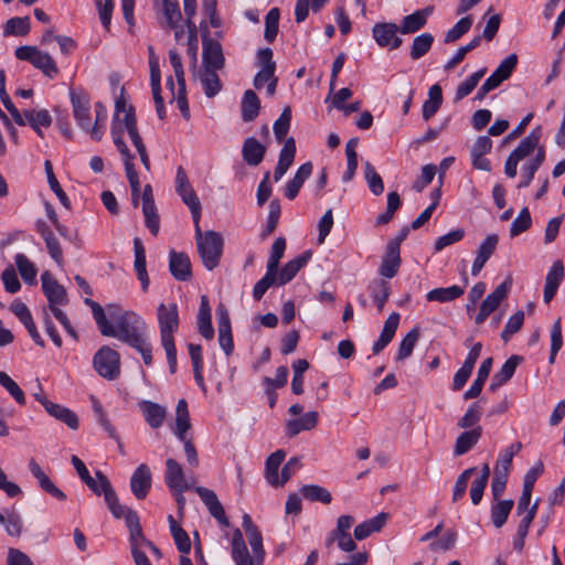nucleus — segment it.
<instances>
[{
  "instance_id": "f257e3e1",
  "label": "nucleus",
  "mask_w": 565,
  "mask_h": 565,
  "mask_svg": "<svg viewBox=\"0 0 565 565\" xmlns=\"http://www.w3.org/2000/svg\"><path fill=\"white\" fill-rule=\"evenodd\" d=\"M85 305L92 309L95 322L103 335L114 337L135 347L147 338V324L145 320L134 311L124 312L113 324L108 321L104 308L90 298L84 299Z\"/></svg>"
},
{
  "instance_id": "f03ea898",
  "label": "nucleus",
  "mask_w": 565,
  "mask_h": 565,
  "mask_svg": "<svg viewBox=\"0 0 565 565\" xmlns=\"http://www.w3.org/2000/svg\"><path fill=\"white\" fill-rule=\"evenodd\" d=\"M157 318L160 329L161 344L166 351L169 370L173 374L177 371V349L173 334L179 328V311L177 303H160L157 309Z\"/></svg>"
},
{
  "instance_id": "7ed1b4c3",
  "label": "nucleus",
  "mask_w": 565,
  "mask_h": 565,
  "mask_svg": "<svg viewBox=\"0 0 565 565\" xmlns=\"http://www.w3.org/2000/svg\"><path fill=\"white\" fill-rule=\"evenodd\" d=\"M41 281L43 292L49 301V310L60 321L67 334L74 340H77V332L73 328L66 313L60 308L68 302L65 288L60 285L49 271L42 274Z\"/></svg>"
},
{
  "instance_id": "20e7f679",
  "label": "nucleus",
  "mask_w": 565,
  "mask_h": 565,
  "mask_svg": "<svg viewBox=\"0 0 565 565\" xmlns=\"http://www.w3.org/2000/svg\"><path fill=\"white\" fill-rule=\"evenodd\" d=\"M194 226L198 252L202 263L207 270H213L218 266L223 254V237L215 231H206L203 233L200 227V222Z\"/></svg>"
},
{
  "instance_id": "39448f33",
  "label": "nucleus",
  "mask_w": 565,
  "mask_h": 565,
  "mask_svg": "<svg viewBox=\"0 0 565 565\" xmlns=\"http://www.w3.org/2000/svg\"><path fill=\"white\" fill-rule=\"evenodd\" d=\"M252 554L248 552L245 540L239 529H235L232 535V558L235 565H263L265 550L263 542L250 545Z\"/></svg>"
},
{
  "instance_id": "423d86ee",
  "label": "nucleus",
  "mask_w": 565,
  "mask_h": 565,
  "mask_svg": "<svg viewBox=\"0 0 565 565\" xmlns=\"http://www.w3.org/2000/svg\"><path fill=\"white\" fill-rule=\"evenodd\" d=\"M175 435L184 444V452L189 465L198 467L199 457L193 443L185 438V433L190 429V415L188 411V403L185 399H180L175 409Z\"/></svg>"
},
{
  "instance_id": "0eeeda50",
  "label": "nucleus",
  "mask_w": 565,
  "mask_h": 565,
  "mask_svg": "<svg viewBox=\"0 0 565 565\" xmlns=\"http://www.w3.org/2000/svg\"><path fill=\"white\" fill-rule=\"evenodd\" d=\"M93 365L96 372L107 380H115L120 373V361L117 351L104 345L94 355Z\"/></svg>"
},
{
  "instance_id": "6e6552de",
  "label": "nucleus",
  "mask_w": 565,
  "mask_h": 565,
  "mask_svg": "<svg viewBox=\"0 0 565 565\" xmlns=\"http://www.w3.org/2000/svg\"><path fill=\"white\" fill-rule=\"evenodd\" d=\"M70 99L73 108V116L77 125L90 135L92 119H90V98L89 95L83 89H71Z\"/></svg>"
},
{
  "instance_id": "1a4fd4ad",
  "label": "nucleus",
  "mask_w": 565,
  "mask_h": 565,
  "mask_svg": "<svg viewBox=\"0 0 565 565\" xmlns=\"http://www.w3.org/2000/svg\"><path fill=\"white\" fill-rule=\"evenodd\" d=\"M511 288V281L504 280L491 294H489L480 306L479 313L475 322L482 324L487 318L500 306L501 301L507 298Z\"/></svg>"
},
{
  "instance_id": "9d476101",
  "label": "nucleus",
  "mask_w": 565,
  "mask_h": 565,
  "mask_svg": "<svg viewBox=\"0 0 565 565\" xmlns=\"http://www.w3.org/2000/svg\"><path fill=\"white\" fill-rule=\"evenodd\" d=\"M399 26L393 22L375 23L372 28V35L381 47L396 50L402 45V39L397 35Z\"/></svg>"
},
{
  "instance_id": "9b49d317",
  "label": "nucleus",
  "mask_w": 565,
  "mask_h": 565,
  "mask_svg": "<svg viewBox=\"0 0 565 565\" xmlns=\"http://www.w3.org/2000/svg\"><path fill=\"white\" fill-rule=\"evenodd\" d=\"M120 154L122 156L124 163H125V170L126 175L129 181L130 188H131V195H132V204L135 206L138 205L139 202V191H140V181L138 173L135 169V166L132 163L134 156L129 151L126 142L124 140L117 139V142H114Z\"/></svg>"
},
{
  "instance_id": "f8f14e48",
  "label": "nucleus",
  "mask_w": 565,
  "mask_h": 565,
  "mask_svg": "<svg viewBox=\"0 0 565 565\" xmlns=\"http://www.w3.org/2000/svg\"><path fill=\"white\" fill-rule=\"evenodd\" d=\"M218 343L224 353L228 356L234 351V342L232 337L231 319L226 308L218 305L216 308Z\"/></svg>"
},
{
  "instance_id": "ddd939ff",
  "label": "nucleus",
  "mask_w": 565,
  "mask_h": 565,
  "mask_svg": "<svg viewBox=\"0 0 565 565\" xmlns=\"http://www.w3.org/2000/svg\"><path fill=\"white\" fill-rule=\"evenodd\" d=\"M203 67L205 70H222L225 64L222 45L213 39H203Z\"/></svg>"
},
{
  "instance_id": "4468645a",
  "label": "nucleus",
  "mask_w": 565,
  "mask_h": 565,
  "mask_svg": "<svg viewBox=\"0 0 565 565\" xmlns=\"http://www.w3.org/2000/svg\"><path fill=\"white\" fill-rule=\"evenodd\" d=\"M152 484V475L146 463L139 465L130 478V490L138 500H143Z\"/></svg>"
},
{
  "instance_id": "2eb2a0df",
  "label": "nucleus",
  "mask_w": 565,
  "mask_h": 565,
  "mask_svg": "<svg viewBox=\"0 0 565 565\" xmlns=\"http://www.w3.org/2000/svg\"><path fill=\"white\" fill-rule=\"evenodd\" d=\"M194 491L199 494L200 499L207 508L210 514L222 525L230 526V521L225 514L222 503L217 499L216 493L213 490L204 487H196Z\"/></svg>"
},
{
  "instance_id": "dca6fc26",
  "label": "nucleus",
  "mask_w": 565,
  "mask_h": 565,
  "mask_svg": "<svg viewBox=\"0 0 565 565\" xmlns=\"http://www.w3.org/2000/svg\"><path fill=\"white\" fill-rule=\"evenodd\" d=\"M164 481L168 488L174 492H185L190 489V484L185 481L184 472L181 465L169 458L166 461Z\"/></svg>"
},
{
  "instance_id": "f3484780",
  "label": "nucleus",
  "mask_w": 565,
  "mask_h": 565,
  "mask_svg": "<svg viewBox=\"0 0 565 565\" xmlns=\"http://www.w3.org/2000/svg\"><path fill=\"white\" fill-rule=\"evenodd\" d=\"M169 269L179 281H189L192 278L191 262L185 253L172 249L169 254Z\"/></svg>"
},
{
  "instance_id": "a211bd4d",
  "label": "nucleus",
  "mask_w": 565,
  "mask_h": 565,
  "mask_svg": "<svg viewBox=\"0 0 565 565\" xmlns=\"http://www.w3.org/2000/svg\"><path fill=\"white\" fill-rule=\"evenodd\" d=\"M499 236L497 234H489L479 245L476 258L472 263L471 274L477 276L486 263L490 259L497 249Z\"/></svg>"
},
{
  "instance_id": "6ab92c4d",
  "label": "nucleus",
  "mask_w": 565,
  "mask_h": 565,
  "mask_svg": "<svg viewBox=\"0 0 565 565\" xmlns=\"http://www.w3.org/2000/svg\"><path fill=\"white\" fill-rule=\"evenodd\" d=\"M564 278V266L562 260H556L551 266L546 277L545 286L543 291V300L545 303H550L557 292L559 285Z\"/></svg>"
},
{
  "instance_id": "aec40b11",
  "label": "nucleus",
  "mask_w": 565,
  "mask_h": 565,
  "mask_svg": "<svg viewBox=\"0 0 565 565\" xmlns=\"http://www.w3.org/2000/svg\"><path fill=\"white\" fill-rule=\"evenodd\" d=\"M29 470L38 480L40 488L58 501H65L66 494L57 488L43 471L41 466L32 458L29 461Z\"/></svg>"
},
{
  "instance_id": "412c9836",
  "label": "nucleus",
  "mask_w": 565,
  "mask_h": 565,
  "mask_svg": "<svg viewBox=\"0 0 565 565\" xmlns=\"http://www.w3.org/2000/svg\"><path fill=\"white\" fill-rule=\"evenodd\" d=\"M401 316L397 312L391 313L384 322L382 332L377 341L373 343V354L382 352L393 340L395 332L398 328Z\"/></svg>"
},
{
  "instance_id": "4be33fe9",
  "label": "nucleus",
  "mask_w": 565,
  "mask_h": 565,
  "mask_svg": "<svg viewBox=\"0 0 565 565\" xmlns=\"http://www.w3.org/2000/svg\"><path fill=\"white\" fill-rule=\"evenodd\" d=\"M296 156V141L294 137L287 138L278 158V163L274 171V181L278 182L288 171Z\"/></svg>"
},
{
  "instance_id": "5701e85b",
  "label": "nucleus",
  "mask_w": 565,
  "mask_h": 565,
  "mask_svg": "<svg viewBox=\"0 0 565 565\" xmlns=\"http://www.w3.org/2000/svg\"><path fill=\"white\" fill-rule=\"evenodd\" d=\"M401 263L402 259L399 249H396L395 245L386 246L381 266L379 268V274L384 279H391L397 275Z\"/></svg>"
},
{
  "instance_id": "b1692460",
  "label": "nucleus",
  "mask_w": 565,
  "mask_h": 565,
  "mask_svg": "<svg viewBox=\"0 0 565 565\" xmlns=\"http://www.w3.org/2000/svg\"><path fill=\"white\" fill-rule=\"evenodd\" d=\"M433 7H426L404 17L399 26V32L403 34H411L419 31L426 25L427 19L433 13Z\"/></svg>"
},
{
  "instance_id": "393cba45",
  "label": "nucleus",
  "mask_w": 565,
  "mask_h": 565,
  "mask_svg": "<svg viewBox=\"0 0 565 565\" xmlns=\"http://www.w3.org/2000/svg\"><path fill=\"white\" fill-rule=\"evenodd\" d=\"M266 153V147L255 137H248L244 140L242 156L244 161L252 167L258 166Z\"/></svg>"
},
{
  "instance_id": "a878e982",
  "label": "nucleus",
  "mask_w": 565,
  "mask_h": 565,
  "mask_svg": "<svg viewBox=\"0 0 565 565\" xmlns=\"http://www.w3.org/2000/svg\"><path fill=\"white\" fill-rule=\"evenodd\" d=\"M310 258L311 252L307 250L303 252L298 257H296L295 259L289 260L279 273L277 271L278 285L281 286L289 282L298 274V271L308 263Z\"/></svg>"
},
{
  "instance_id": "bb28decb",
  "label": "nucleus",
  "mask_w": 565,
  "mask_h": 565,
  "mask_svg": "<svg viewBox=\"0 0 565 565\" xmlns=\"http://www.w3.org/2000/svg\"><path fill=\"white\" fill-rule=\"evenodd\" d=\"M135 263L134 267L143 291L148 290L150 280L146 268V250L139 238L134 239Z\"/></svg>"
},
{
  "instance_id": "cd10ccee",
  "label": "nucleus",
  "mask_w": 565,
  "mask_h": 565,
  "mask_svg": "<svg viewBox=\"0 0 565 565\" xmlns=\"http://www.w3.org/2000/svg\"><path fill=\"white\" fill-rule=\"evenodd\" d=\"M124 93H125V88L122 87L121 88V92H120V96L116 99V103H115V113H114V117H113V121H111V137H113V141L114 142H117V139L119 138V140H124L122 139V118L120 117L121 114H124V116L127 114L128 109L130 107H132L131 105H127V100L124 96Z\"/></svg>"
},
{
  "instance_id": "c85d7f7f",
  "label": "nucleus",
  "mask_w": 565,
  "mask_h": 565,
  "mask_svg": "<svg viewBox=\"0 0 565 565\" xmlns=\"http://www.w3.org/2000/svg\"><path fill=\"white\" fill-rule=\"evenodd\" d=\"M312 173V163L306 162L301 164L294 178L287 183L285 189V196L289 200H294L301 186L303 185L305 181L311 175Z\"/></svg>"
},
{
  "instance_id": "c756f323",
  "label": "nucleus",
  "mask_w": 565,
  "mask_h": 565,
  "mask_svg": "<svg viewBox=\"0 0 565 565\" xmlns=\"http://www.w3.org/2000/svg\"><path fill=\"white\" fill-rule=\"evenodd\" d=\"M541 137L542 128L540 126L535 127L511 152V154L519 161L523 160L535 150V148L539 146Z\"/></svg>"
},
{
  "instance_id": "7c9ffc66",
  "label": "nucleus",
  "mask_w": 565,
  "mask_h": 565,
  "mask_svg": "<svg viewBox=\"0 0 565 565\" xmlns=\"http://www.w3.org/2000/svg\"><path fill=\"white\" fill-rule=\"evenodd\" d=\"M285 450L278 449L266 459L265 477L268 483L274 487H280V477L278 475V470L285 460Z\"/></svg>"
},
{
  "instance_id": "2f4dec72",
  "label": "nucleus",
  "mask_w": 565,
  "mask_h": 565,
  "mask_svg": "<svg viewBox=\"0 0 565 565\" xmlns=\"http://www.w3.org/2000/svg\"><path fill=\"white\" fill-rule=\"evenodd\" d=\"M139 406L151 428L156 429L162 426L166 418V408L163 406L150 401H142Z\"/></svg>"
},
{
  "instance_id": "473e14b6",
  "label": "nucleus",
  "mask_w": 565,
  "mask_h": 565,
  "mask_svg": "<svg viewBox=\"0 0 565 565\" xmlns=\"http://www.w3.org/2000/svg\"><path fill=\"white\" fill-rule=\"evenodd\" d=\"M387 516V513L382 512L376 516L360 523L354 529V537L362 541L369 537L372 533L381 531L385 525Z\"/></svg>"
},
{
  "instance_id": "72a5a7b5",
  "label": "nucleus",
  "mask_w": 565,
  "mask_h": 565,
  "mask_svg": "<svg viewBox=\"0 0 565 565\" xmlns=\"http://www.w3.org/2000/svg\"><path fill=\"white\" fill-rule=\"evenodd\" d=\"M481 435V426H476L470 430L461 433L456 440L455 455L462 456L467 454L479 441Z\"/></svg>"
},
{
  "instance_id": "f704fd0d",
  "label": "nucleus",
  "mask_w": 565,
  "mask_h": 565,
  "mask_svg": "<svg viewBox=\"0 0 565 565\" xmlns=\"http://www.w3.org/2000/svg\"><path fill=\"white\" fill-rule=\"evenodd\" d=\"M46 412L53 416L54 418L61 420L66 424L71 429L78 428V417L77 415L60 404H55L53 402H46Z\"/></svg>"
},
{
  "instance_id": "c9c22d12",
  "label": "nucleus",
  "mask_w": 565,
  "mask_h": 565,
  "mask_svg": "<svg viewBox=\"0 0 565 565\" xmlns=\"http://www.w3.org/2000/svg\"><path fill=\"white\" fill-rule=\"evenodd\" d=\"M465 294V288L454 285L446 288H435L427 292V301L450 302Z\"/></svg>"
},
{
  "instance_id": "e433bc0d",
  "label": "nucleus",
  "mask_w": 565,
  "mask_h": 565,
  "mask_svg": "<svg viewBox=\"0 0 565 565\" xmlns=\"http://www.w3.org/2000/svg\"><path fill=\"white\" fill-rule=\"evenodd\" d=\"M23 116L25 124L28 122L41 138H43L41 127L46 128L52 124V117L46 109L24 110Z\"/></svg>"
},
{
  "instance_id": "4c0bfd02",
  "label": "nucleus",
  "mask_w": 565,
  "mask_h": 565,
  "mask_svg": "<svg viewBox=\"0 0 565 565\" xmlns=\"http://www.w3.org/2000/svg\"><path fill=\"white\" fill-rule=\"evenodd\" d=\"M260 100L256 93L248 89L244 93L242 100V119L245 122L253 121L259 114Z\"/></svg>"
},
{
  "instance_id": "58836bf2",
  "label": "nucleus",
  "mask_w": 565,
  "mask_h": 565,
  "mask_svg": "<svg viewBox=\"0 0 565 565\" xmlns=\"http://www.w3.org/2000/svg\"><path fill=\"white\" fill-rule=\"evenodd\" d=\"M369 290L379 311H382L391 295V284L386 279H374L369 285Z\"/></svg>"
},
{
  "instance_id": "ea45409f",
  "label": "nucleus",
  "mask_w": 565,
  "mask_h": 565,
  "mask_svg": "<svg viewBox=\"0 0 565 565\" xmlns=\"http://www.w3.org/2000/svg\"><path fill=\"white\" fill-rule=\"evenodd\" d=\"M122 131L126 129L137 151L146 149L141 136L139 135L137 127V119L135 115V108L130 107L127 114L122 117Z\"/></svg>"
},
{
  "instance_id": "a19ab883",
  "label": "nucleus",
  "mask_w": 565,
  "mask_h": 565,
  "mask_svg": "<svg viewBox=\"0 0 565 565\" xmlns=\"http://www.w3.org/2000/svg\"><path fill=\"white\" fill-rule=\"evenodd\" d=\"M175 191L181 196L183 203L190 209L194 225H198L201 218V202L192 185L190 184Z\"/></svg>"
},
{
  "instance_id": "79ce46f5",
  "label": "nucleus",
  "mask_w": 565,
  "mask_h": 565,
  "mask_svg": "<svg viewBox=\"0 0 565 565\" xmlns=\"http://www.w3.org/2000/svg\"><path fill=\"white\" fill-rule=\"evenodd\" d=\"M513 505L514 502L511 499L498 500L495 503L491 505V521L497 529H500L505 524L511 513V510L513 509Z\"/></svg>"
},
{
  "instance_id": "37998d69",
  "label": "nucleus",
  "mask_w": 565,
  "mask_h": 565,
  "mask_svg": "<svg viewBox=\"0 0 565 565\" xmlns=\"http://www.w3.org/2000/svg\"><path fill=\"white\" fill-rule=\"evenodd\" d=\"M127 527L129 529V543L130 548L142 547L149 540L142 533L139 516L137 513H129L127 515Z\"/></svg>"
},
{
  "instance_id": "c03bdc74",
  "label": "nucleus",
  "mask_w": 565,
  "mask_h": 565,
  "mask_svg": "<svg viewBox=\"0 0 565 565\" xmlns=\"http://www.w3.org/2000/svg\"><path fill=\"white\" fill-rule=\"evenodd\" d=\"M218 70H205L200 74V81L206 97L211 98L217 95L222 89V83L217 75Z\"/></svg>"
},
{
  "instance_id": "a18cd8bd",
  "label": "nucleus",
  "mask_w": 565,
  "mask_h": 565,
  "mask_svg": "<svg viewBox=\"0 0 565 565\" xmlns=\"http://www.w3.org/2000/svg\"><path fill=\"white\" fill-rule=\"evenodd\" d=\"M171 535L178 550L182 554H189L191 551V541L188 533L177 523L172 515L168 516Z\"/></svg>"
},
{
  "instance_id": "49530a36",
  "label": "nucleus",
  "mask_w": 565,
  "mask_h": 565,
  "mask_svg": "<svg viewBox=\"0 0 565 565\" xmlns=\"http://www.w3.org/2000/svg\"><path fill=\"white\" fill-rule=\"evenodd\" d=\"M433 43L434 36L430 33L425 32L415 36L409 51L411 58L414 61L422 58L429 52Z\"/></svg>"
},
{
  "instance_id": "de8ad7c7",
  "label": "nucleus",
  "mask_w": 565,
  "mask_h": 565,
  "mask_svg": "<svg viewBox=\"0 0 565 565\" xmlns=\"http://www.w3.org/2000/svg\"><path fill=\"white\" fill-rule=\"evenodd\" d=\"M106 504L111 512L113 516L116 519H125V522L127 523V515L129 513H137L136 511L131 510L130 508L121 504L119 502V499L114 490V488L107 487V494H106Z\"/></svg>"
},
{
  "instance_id": "09e8293b",
  "label": "nucleus",
  "mask_w": 565,
  "mask_h": 565,
  "mask_svg": "<svg viewBox=\"0 0 565 565\" xmlns=\"http://www.w3.org/2000/svg\"><path fill=\"white\" fill-rule=\"evenodd\" d=\"M107 120V108L102 102L95 104V121L92 125L90 138L95 141L102 140Z\"/></svg>"
},
{
  "instance_id": "8fccbe9b",
  "label": "nucleus",
  "mask_w": 565,
  "mask_h": 565,
  "mask_svg": "<svg viewBox=\"0 0 565 565\" xmlns=\"http://www.w3.org/2000/svg\"><path fill=\"white\" fill-rule=\"evenodd\" d=\"M302 497L311 502L329 504L332 501L331 493L318 484H306L300 489Z\"/></svg>"
},
{
  "instance_id": "3c124183",
  "label": "nucleus",
  "mask_w": 565,
  "mask_h": 565,
  "mask_svg": "<svg viewBox=\"0 0 565 565\" xmlns=\"http://www.w3.org/2000/svg\"><path fill=\"white\" fill-rule=\"evenodd\" d=\"M487 68H481L470 75L466 81L460 83L456 89L455 103L460 102L468 95H470L477 87L480 79L484 76Z\"/></svg>"
},
{
  "instance_id": "603ef678",
  "label": "nucleus",
  "mask_w": 565,
  "mask_h": 565,
  "mask_svg": "<svg viewBox=\"0 0 565 565\" xmlns=\"http://www.w3.org/2000/svg\"><path fill=\"white\" fill-rule=\"evenodd\" d=\"M419 335V329L415 327L402 339L396 354L397 361H403L412 355Z\"/></svg>"
},
{
  "instance_id": "864d4df0",
  "label": "nucleus",
  "mask_w": 565,
  "mask_h": 565,
  "mask_svg": "<svg viewBox=\"0 0 565 565\" xmlns=\"http://www.w3.org/2000/svg\"><path fill=\"white\" fill-rule=\"evenodd\" d=\"M291 109L289 106L285 107L276 121L274 122V135L276 140L280 143L287 140L286 136L290 129Z\"/></svg>"
},
{
  "instance_id": "5fc2aeb1",
  "label": "nucleus",
  "mask_w": 565,
  "mask_h": 565,
  "mask_svg": "<svg viewBox=\"0 0 565 565\" xmlns=\"http://www.w3.org/2000/svg\"><path fill=\"white\" fill-rule=\"evenodd\" d=\"M31 64L41 70L49 77H54L58 73V68L52 56L40 50L36 51Z\"/></svg>"
},
{
  "instance_id": "6e6d98bb",
  "label": "nucleus",
  "mask_w": 565,
  "mask_h": 565,
  "mask_svg": "<svg viewBox=\"0 0 565 565\" xmlns=\"http://www.w3.org/2000/svg\"><path fill=\"white\" fill-rule=\"evenodd\" d=\"M0 523L4 525L8 535L14 537L21 536L23 531V521L17 512L11 511L7 516L0 513Z\"/></svg>"
},
{
  "instance_id": "4d7b16f0",
  "label": "nucleus",
  "mask_w": 565,
  "mask_h": 565,
  "mask_svg": "<svg viewBox=\"0 0 565 565\" xmlns=\"http://www.w3.org/2000/svg\"><path fill=\"white\" fill-rule=\"evenodd\" d=\"M30 32V18L15 17L7 21L4 25V35H26Z\"/></svg>"
},
{
  "instance_id": "13d9d810",
  "label": "nucleus",
  "mask_w": 565,
  "mask_h": 565,
  "mask_svg": "<svg viewBox=\"0 0 565 565\" xmlns=\"http://www.w3.org/2000/svg\"><path fill=\"white\" fill-rule=\"evenodd\" d=\"M279 18L278 8H271L265 17L264 38L268 43H273L278 34Z\"/></svg>"
},
{
  "instance_id": "bf43d9fd",
  "label": "nucleus",
  "mask_w": 565,
  "mask_h": 565,
  "mask_svg": "<svg viewBox=\"0 0 565 565\" xmlns=\"http://www.w3.org/2000/svg\"><path fill=\"white\" fill-rule=\"evenodd\" d=\"M162 12L167 20L169 28L177 29L180 23L182 14L178 0H162Z\"/></svg>"
},
{
  "instance_id": "052dcab7",
  "label": "nucleus",
  "mask_w": 565,
  "mask_h": 565,
  "mask_svg": "<svg viewBox=\"0 0 565 565\" xmlns=\"http://www.w3.org/2000/svg\"><path fill=\"white\" fill-rule=\"evenodd\" d=\"M14 262L23 280L33 282L38 273L34 264L24 254H17Z\"/></svg>"
},
{
  "instance_id": "680f3d73",
  "label": "nucleus",
  "mask_w": 565,
  "mask_h": 565,
  "mask_svg": "<svg viewBox=\"0 0 565 565\" xmlns=\"http://www.w3.org/2000/svg\"><path fill=\"white\" fill-rule=\"evenodd\" d=\"M473 23L471 15L461 18L445 35V43H452L466 34Z\"/></svg>"
},
{
  "instance_id": "e2e57ef3",
  "label": "nucleus",
  "mask_w": 565,
  "mask_h": 565,
  "mask_svg": "<svg viewBox=\"0 0 565 565\" xmlns=\"http://www.w3.org/2000/svg\"><path fill=\"white\" fill-rule=\"evenodd\" d=\"M0 385L14 398L19 405H24L26 399L21 387L3 371H0Z\"/></svg>"
},
{
  "instance_id": "0e129e2a",
  "label": "nucleus",
  "mask_w": 565,
  "mask_h": 565,
  "mask_svg": "<svg viewBox=\"0 0 565 565\" xmlns=\"http://www.w3.org/2000/svg\"><path fill=\"white\" fill-rule=\"evenodd\" d=\"M274 285H278L277 273L267 269L265 276L259 279L253 288V298L260 300L265 292Z\"/></svg>"
},
{
  "instance_id": "69168bd1",
  "label": "nucleus",
  "mask_w": 565,
  "mask_h": 565,
  "mask_svg": "<svg viewBox=\"0 0 565 565\" xmlns=\"http://www.w3.org/2000/svg\"><path fill=\"white\" fill-rule=\"evenodd\" d=\"M482 415V406L479 404V402L472 403L466 414L459 419L458 426L460 428H471L479 423Z\"/></svg>"
},
{
  "instance_id": "338daca9",
  "label": "nucleus",
  "mask_w": 565,
  "mask_h": 565,
  "mask_svg": "<svg viewBox=\"0 0 565 565\" xmlns=\"http://www.w3.org/2000/svg\"><path fill=\"white\" fill-rule=\"evenodd\" d=\"M364 174L371 192L381 195L384 191L383 180L370 162L364 163Z\"/></svg>"
},
{
  "instance_id": "774afa93",
  "label": "nucleus",
  "mask_w": 565,
  "mask_h": 565,
  "mask_svg": "<svg viewBox=\"0 0 565 565\" xmlns=\"http://www.w3.org/2000/svg\"><path fill=\"white\" fill-rule=\"evenodd\" d=\"M532 224L531 214L527 207H523L519 215L514 218L510 227V235L515 237L527 231Z\"/></svg>"
}]
</instances>
